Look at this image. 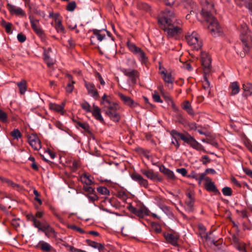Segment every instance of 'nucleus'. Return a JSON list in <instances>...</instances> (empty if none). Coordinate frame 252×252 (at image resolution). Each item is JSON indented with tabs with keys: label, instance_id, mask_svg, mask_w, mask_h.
I'll return each mask as SVG.
<instances>
[{
	"label": "nucleus",
	"instance_id": "60",
	"mask_svg": "<svg viewBox=\"0 0 252 252\" xmlns=\"http://www.w3.org/2000/svg\"><path fill=\"white\" fill-rule=\"evenodd\" d=\"M204 81L203 82V86L205 89H208L210 87V83L206 76L204 77Z\"/></svg>",
	"mask_w": 252,
	"mask_h": 252
},
{
	"label": "nucleus",
	"instance_id": "53",
	"mask_svg": "<svg viewBox=\"0 0 252 252\" xmlns=\"http://www.w3.org/2000/svg\"><path fill=\"white\" fill-rule=\"evenodd\" d=\"M131 178L138 183L142 179L143 177L140 174L137 173H134L131 176Z\"/></svg>",
	"mask_w": 252,
	"mask_h": 252
},
{
	"label": "nucleus",
	"instance_id": "18",
	"mask_svg": "<svg viewBox=\"0 0 252 252\" xmlns=\"http://www.w3.org/2000/svg\"><path fill=\"white\" fill-rule=\"evenodd\" d=\"M100 110V109L98 106L94 105L93 110L91 112L95 119L99 121L101 123H104V121L101 115Z\"/></svg>",
	"mask_w": 252,
	"mask_h": 252
},
{
	"label": "nucleus",
	"instance_id": "35",
	"mask_svg": "<svg viewBox=\"0 0 252 252\" xmlns=\"http://www.w3.org/2000/svg\"><path fill=\"white\" fill-rule=\"evenodd\" d=\"M64 104H63V106L61 105L57 104L55 103L50 104V108L52 110H54L56 112H62L63 109Z\"/></svg>",
	"mask_w": 252,
	"mask_h": 252
},
{
	"label": "nucleus",
	"instance_id": "32",
	"mask_svg": "<svg viewBox=\"0 0 252 252\" xmlns=\"http://www.w3.org/2000/svg\"><path fill=\"white\" fill-rule=\"evenodd\" d=\"M133 213L138 217H143L148 215V211L145 208H140L138 209H135Z\"/></svg>",
	"mask_w": 252,
	"mask_h": 252
},
{
	"label": "nucleus",
	"instance_id": "14",
	"mask_svg": "<svg viewBox=\"0 0 252 252\" xmlns=\"http://www.w3.org/2000/svg\"><path fill=\"white\" fill-rule=\"evenodd\" d=\"M41 231L44 232L45 235L48 237L56 235V232L54 228L46 222L43 223V227L41 228Z\"/></svg>",
	"mask_w": 252,
	"mask_h": 252
},
{
	"label": "nucleus",
	"instance_id": "8",
	"mask_svg": "<svg viewBox=\"0 0 252 252\" xmlns=\"http://www.w3.org/2000/svg\"><path fill=\"white\" fill-rule=\"evenodd\" d=\"M121 71L125 76L129 78L131 84H135L136 83L137 78L139 76V72L137 70L121 68Z\"/></svg>",
	"mask_w": 252,
	"mask_h": 252
},
{
	"label": "nucleus",
	"instance_id": "21",
	"mask_svg": "<svg viewBox=\"0 0 252 252\" xmlns=\"http://www.w3.org/2000/svg\"><path fill=\"white\" fill-rule=\"evenodd\" d=\"M55 22L56 25L55 28L58 32L64 33V28L62 24L61 20L58 18V14H56L55 16Z\"/></svg>",
	"mask_w": 252,
	"mask_h": 252
},
{
	"label": "nucleus",
	"instance_id": "46",
	"mask_svg": "<svg viewBox=\"0 0 252 252\" xmlns=\"http://www.w3.org/2000/svg\"><path fill=\"white\" fill-rule=\"evenodd\" d=\"M81 106L83 109L86 111L87 112H91V105L87 102H84L81 104Z\"/></svg>",
	"mask_w": 252,
	"mask_h": 252
},
{
	"label": "nucleus",
	"instance_id": "6",
	"mask_svg": "<svg viewBox=\"0 0 252 252\" xmlns=\"http://www.w3.org/2000/svg\"><path fill=\"white\" fill-rule=\"evenodd\" d=\"M127 45L130 51L137 56L142 63H145L147 61L148 58L141 48L137 47L135 44L130 41L127 42Z\"/></svg>",
	"mask_w": 252,
	"mask_h": 252
},
{
	"label": "nucleus",
	"instance_id": "40",
	"mask_svg": "<svg viewBox=\"0 0 252 252\" xmlns=\"http://www.w3.org/2000/svg\"><path fill=\"white\" fill-rule=\"evenodd\" d=\"M28 142H40L36 134L32 133L28 136Z\"/></svg>",
	"mask_w": 252,
	"mask_h": 252
},
{
	"label": "nucleus",
	"instance_id": "61",
	"mask_svg": "<svg viewBox=\"0 0 252 252\" xmlns=\"http://www.w3.org/2000/svg\"><path fill=\"white\" fill-rule=\"evenodd\" d=\"M138 183L141 186L144 187L145 188H147L148 187V182L147 180L143 178Z\"/></svg>",
	"mask_w": 252,
	"mask_h": 252
},
{
	"label": "nucleus",
	"instance_id": "25",
	"mask_svg": "<svg viewBox=\"0 0 252 252\" xmlns=\"http://www.w3.org/2000/svg\"><path fill=\"white\" fill-rule=\"evenodd\" d=\"M182 108L183 109L186 111L189 114L191 115H193L194 114L191 104L189 101L186 100L184 101L182 104Z\"/></svg>",
	"mask_w": 252,
	"mask_h": 252
},
{
	"label": "nucleus",
	"instance_id": "47",
	"mask_svg": "<svg viewBox=\"0 0 252 252\" xmlns=\"http://www.w3.org/2000/svg\"><path fill=\"white\" fill-rule=\"evenodd\" d=\"M222 192L225 196H230L232 194V189L229 187H224L222 189Z\"/></svg>",
	"mask_w": 252,
	"mask_h": 252
},
{
	"label": "nucleus",
	"instance_id": "26",
	"mask_svg": "<svg viewBox=\"0 0 252 252\" xmlns=\"http://www.w3.org/2000/svg\"><path fill=\"white\" fill-rule=\"evenodd\" d=\"M243 89L244 92V95L248 96L252 94V84L247 83L243 85Z\"/></svg>",
	"mask_w": 252,
	"mask_h": 252
},
{
	"label": "nucleus",
	"instance_id": "28",
	"mask_svg": "<svg viewBox=\"0 0 252 252\" xmlns=\"http://www.w3.org/2000/svg\"><path fill=\"white\" fill-rule=\"evenodd\" d=\"M27 82L25 80H22L17 83V85L19 89L20 93L22 94H25L27 91Z\"/></svg>",
	"mask_w": 252,
	"mask_h": 252
},
{
	"label": "nucleus",
	"instance_id": "55",
	"mask_svg": "<svg viewBox=\"0 0 252 252\" xmlns=\"http://www.w3.org/2000/svg\"><path fill=\"white\" fill-rule=\"evenodd\" d=\"M31 147L35 150H38L41 149V143H29Z\"/></svg>",
	"mask_w": 252,
	"mask_h": 252
},
{
	"label": "nucleus",
	"instance_id": "34",
	"mask_svg": "<svg viewBox=\"0 0 252 252\" xmlns=\"http://www.w3.org/2000/svg\"><path fill=\"white\" fill-rule=\"evenodd\" d=\"M50 51H51V49L48 48V50L46 51H45L44 53V59L49 66L53 64V63L51 60L50 57L49 55V53Z\"/></svg>",
	"mask_w": 252,
	"mask_h": 252
},
{
	"label": "nucleus",
	"instance_id": "24",
	"mask_svg": "<svg viewBox=\"0 0 252 252\" xmlns=\"http://www.w3.org/2000/svg\"><path fill=\"white\" fill-rule=\"evenodd\" d=\"M229 88L231 90L230 94L232 95L237 94L240 91V87L237 82L231 83L229 86Z\"/></svg>",
	"mask_w": 252,
	"mask_h": 252
},
{
	"label": "nucleus",
	"instance_id": "11",
	"mask_svg": "<svg viewBox=\"0 0 252 252\" xmlns=\"http://www.w3.org/2000/svg\"><path fill=\"white\" fill-rule=\"evenodd\" d=\"M166 241L173 246H178L179 235L178 234L167 233L164 235Z\"/></svg>",
	"mask_w": 252,
	"mask_h": 252
},
{
	"label": "nucleus",
	"instance_id": "1",
	"mask_svg": "<svg viewBox=\"0 0 252 252\" xmlns=\"http://www.w3.org/2000/svg\"><path fill=\"white\" fill-rule=\"evenodd\" d=\"M202 6L200 14L209 24L208 28L212 34L220 32V27L214 16L216 11L214 8L213 0H200Z\"/></svg>",
	"mask_w": 252,
	"mask_h": 252
},
{
	"label": "nucleus",
	"instance_id": "36",
	"mask_svg": "<svg viewBox=\"0 0 252 252\" xmlns=\"http://www.w3.org/2000/svg\"><path fill=\"white\" fill-rule=\"evenodd\" d=\"M1 26L4 28L6 32L8 33H11L12 24L7 23L5 21L2 20L1 23Z\"/></svg>",
	"mask_w": 252,
	"mask_h": 252
},
{
	"label": "nucleus",
	"instance_id": "43",
	"mask_svg": "<svg viewBox=\"0 0 252 252\" xmlns=\"http://www.w3.org/2000/svg\"><path fill=\"white\" fill-rule=\"evenodd\" d=\"M76 7L75 1H73L69 2L66 5V9L68 11H73Z\"/></svg>",
	"mask_w": 252,
	"mask_h": 252
},
{
	"label": "nucleus",
	"instance_id": "3",
	"mask_svg": "<svg viewBox=\"0 0 252 252\" xmlns=\"http://www.w3.org/2000/svg\"><path fill=\"white\" fill-rule=\"evenodd\" d=\"M240 37L242 42L243 51L237 50V53L243 58L245 56L246 54L249 53L252 46V36L247 25L245 24L242 26Z\"/></svg>",
	"mask_w": 252,
	"mask_h": 252
},
{
	"label": "nucleus",
	"instance_id": "23",
	"mask_svg": "<svg viewBox=\"0 0 252 252\" xmlns=\"http://www.w3.org/2000/svg\"><path fill=\"white\" fill-rule=\"evenodd\" d=\"M160 73L162 75V78L165 83L171 84H173L174 79L170 73H167L164 70H162L160 72Z\"/></svg>",
	"mask_w": 252,
	"mask_h": 252
},
{
	"label": "nucleus",
	"instance_id": "51",
	"mask_svg": "<svg viewBox=\"0 0 252 252\" xmlns=\"http://www.w3.org/2000/svg\"><path fill=\"white\" fill-rule=\"evenodd\" d=\"M86 196L88 198L89 201L91 202H94L95 201L97 200L98 198L95 193H93V194H87Z\"/></svg>",
	"mask_w": 252,
	"mask_h": 252
},
{
	"label": "nucleus",
	"instance_id": "41",
	"mask_svg": "<svg viewBox=\"0 0 252 252\" xmlns=\"http://www.w3.org/2000/svg\"><path fill=\"white\" fill-rule=\"evenodd\" d=\"M0 180L1 182L6 183L9 186H11L12 187H15L16 186H17V184L14 183L12 181L8 179L4 178L2 177H0Z\"/></svg>",
	"mask_w": 252,
	"mask_h": 252
},
{
	"label": "nucleus",
	"instance_id": "59",
	"mask_svg": "<svg viewBox=\"0 0 252 252\" xmlns=\"http://www.w3.org/2000/svg\"><path fill=\"white\" fill-rule=\"evenodd\" d=\"M206 173H201L198 175V177L197 178H196V180L198 181V184L200 185L201 184L202 181L204 180L205 181V179L207 178V177H205Z\"/></svg>",
	"mask_w": 252,
	"mask_h": 252
},
{
	"label": "nucleus",
	"instance_id": "29",
	"mask_svg": "<svg viewBox=\"0 0 252 252\" xmlns=\"http://www.w3.org/2000/svg\"><path fill=\"white\" fill-rule=\"evenodd\" d=\"M38 245L40 246V249L43 251L49 252L52 249V247L49 244L43 241H40Z\"/></svg>",
	"mask_w": 252,
	"mask_h": 252
},
{
	"label": "nucleus",
	"instance_id": "54",
	"mask_svg": "<svg viewBox=\"0 0 252 252\" xmlns=\"http://www.w3.org/2000/svg\"><path fill=\"white\" fill-rule=\"evenodd\" d=\"M236 248L241 251H246V247H245V244L243 243H237L236 244Z\"/></svg>",
	"mask_w": 252,
	"mask_h": 252
},
{
	"label": "nucleus",
	"instance_id": "19",
	"mask_svg": "<svg viewBox=\"0 0 252 252\" xmlns=\"http://www.w3.org/2000/svg\"><path fill=\"white\" fill-rule=\"evenodd\" d=\"M81 182L86 185H91L94 184V178L87 173L82 174L80 177Z\"/></svg>",
	"mask_w": 252,
	"mask_h": 252
},
{
	"label": "nucleus",
	"instance_id": "37",
	"mask_svg": "<svg viewBox=\"0 0 252 252\" xmlns=\"http://www.w3.org/2000/svg\"><path fill=\"white\" fill-rule=\"evenodd\" d=\"M102 101L101 102V104L104 105V107L113 102L111 100L110 97L108 96L106 94H104L102 97Z\"/></svg>",
	"mask_w": 252,
	"mask_h": 252
},
{
	"label": "nucleus",
	"instance_id": "7",
	"mask_svg": "<svg viewBox=\"0 0 252 252\" xmlns=\"http://www.w3.org/2000/svg\"><path fill=\"white\" fill-rule=\"evenodd\" d=\"M170 134L176 142L180 140H182L184 142H196L192 137L187 132L180 133L176 130H172Z\"/></svg>",
	"mask_w": 252,
	"mask_h": 252
},
{
	"label": "nucleus",
	"instance_id": "15",
	"mask_svg": "<svg viewBox=\"0 0 252 252\" xmlns=\"http://www.w3.org/2000/svg\"><path fill=\"white\" fill-rule=\"evenodd\" d=\"M100 31L98 30H93V35L91 36L90 40L91 42L93 44L95 43V39H97L99 41H101L105 37V34H102L100 33Z\"/></svg>",
	"mask_w": 252,
	"mask_h": 252
},
{
	"label": "nucleus",
	"instance_id": "45",
	"mask_svg": "<svg viewBox=\"0 0 252 252\" xmlns=\"http://www.w3.org/2000/svg\"><path fill=\"white\" fill-rule=\"evenodd\" d=\"M90 185H86L83 187V189L85 192L88 193V194H93V193H95V191L94 188L90 186Z\"/></svg>",
	"mask_w": 252,
	"mask_h": 252
},
{
	"label": "nucleus",
	"instance_id": "57",
	"mask_svg": "<svg viewBox=\"0 0 252 252\" xmlns=\"http://www.w3.org/2000/svg\"><path fill=\"white\" fill-rule=\"evenodd\" d=\"M32 222L33 225L35 227L37 228L39 230L41 231V228L43 227V224H41L40 222L37 220L36 219H35Z\"/></svg>",
	"mask_w": 252,
	"mask_h": 252
},
{
	"label": "nucleus",
	"instance_id": "38",
	"mask_svg": "<svg viewBox=\"0 0 252 252\" xmlns=\"http://www.w3.org/2000/svg\"><path fill=\"white\" fill-rule=\"evenodd\" d=\"M97 191L101 194L108 195H109V191L107 188L105 187H99L97 188Z\"/></svg>",
	"mask_w": 252,
	"mask_h": 252
},
{
	"label": "nucleus",
	"instance_id": "64",
	"mask_svg": "<svg viewBox=\"0 0 252 252\" xmlns=\"http://www.w3.org/2000/svg\"><path fill=\"white\" fill-rule=\"evenodd\" d=\"M45 153L48 154L50 156L51 159L55 158L56 156L55 153L49 149L46 150Z\"/></svg>",
	"mask_w": 252,
	"mask_h": 252
},
{
	"label": "nucleus",
	"instance_id": "9",
	"mask_svg": "<svg viewBox=\"0 0 252 252\" xmlns=\"http://www.w3.org/2000/svg\"><path fill=\"white\" fill-rule=\"evenodd\" d=\"M201 60L204 67V72L205 74L208 73L210 70L211 59L209 55L206 52H201Z\"/></svg>",
	"mask_w": 252,
	"mask_h": 252
},
{
	"label": "nucleus",
	"instance_id": "56",
	"mask_svg": "<svg viewBox=\"0 0 252 252\" xmlns=\"http://www.w3.org/2000/svg\"><path fill=\"white\" fill-rule=\"evenodd\" d=\"M33 192L34 195H35L34 199H35L36 201H37L39 203V204L40 205H41V204H42V201H41V199L39 198V195H40L39 193V192H38V191L36 189H34L33 190Z\"/></svg>",
	"mask_w": 252,
	"mask_h": 252
},
{
	"label": "nucleus",
	"instance_id": "31",
	"mask_svg": "<svg viewBox=\"0 0 252 252\" xmlns=\"http://www.w3.org/2000/svg\"><path fill=\"white\" fill-rule=\"evenodd\" d=\"M160 91L162 94V96L165 98V100L168 102H171L173 108L175 107V104L173 101V100L169 94L166 93H165L163 88H161L160 89Z\"/></svg>",
	"mask_w": 252,
	"mask_h": 252
},
{
	"label": "nucleus",
	"instance_id": "17",
	"mask_svg": "<svg viewBox=\"0 0 252 252\" xmlns=\"http://www.w3.org/2000/svg\"><path fill=\"white\" fill-rule=\"evenodd\" d=\"M205 182V188L207 190L215 192L218 191L217 189L210 178L207 177Z\"/></svg>",
	"mask_w": 252,
	"mask_h": 252
},
{
	"label": "nucleus",
	"instance_id": "2",
	"mask_svg": "<svg viewBox=\"0 0 252 252\" xmlns=\"http://www.w3.org/2000/svg\"><path fill=\"white\" fill-rule=\"evenodd\" d=\"M175 18L172 9L166 8L162 11L158 18V23L160 28L166 32L168 37H176L181 32V29L173 26V20Z\"/></svg>",
	"mask_w": 252,
	"mask_h": 252
},
{
	"label": "nucleus",
	"instance_id": "39",
	"mask_svg": "<svg viewBox=\"0 0 252 252\" xmlns=\"http://www.w3.org/2000/svg\"><path fill=\"white\" fill-rule=\"evenodd\" d=\"M11 135L13 137L14 139L18 140L19 138H21L22 134L18 129H14L11 132Z\"/></svg>",
	"mask_w": 252,
	"mask_h": 252
},
{
	"label": "nucleus",
	"instance_id": "49",
	"mask_svg": "<svg viewBox=\"0 0 252 252\" xmlns=\"http://www.w3.org/2000/svg\"><path fill=\"white\" fill-rule=\"evenodd\" d=\"M34 32L36 34L38 35L42 40L45 39V34L44 31L41 28L36 29V30L34 31Z\"/></svg>",
	"mask_w": 252,
	"mask_h": 252
},
{
	"label": "nucleus",
	"instance_id": "44",
	"mask_svg": "<svg viewBox=\"0 0 252 252\" xmlns=\"http://www.w3.org/2000/svg\"><path fill=\"white\" fill-rule=\"evenodd\" d=\"M30 22L31 24L32 28L34 31L36 30V29L40 28L39 27V21L38 20L31 19Z\"/></svg>",
	"mask_w": 252,
	"mask_h": 252
},
{
	"label": "nucleus",
	"instance_id": "10",
	"mask_svg": "<svg viewBox=\"0 0 252 252\" xmlns=\"http://www.w3.org/2000/svg\"><path fill=\"white\" fill-rule=\"evenodd\" d=\"M184 6L188 11L190 12V14L193 13H197L199 9L196 4L192 0H186L183 2Z\"/></svg>",
	"mask_w": 252,
	"mask_h": 252
},
{
	"label": "nucleus",
	"instance_id": "12",
	"mask_svg": "<svg viewBox=\"0 0 252 252\" xmlns=\"http://www.w3.org/2000/svg\"><path fill=\"white\" fill-rule=\"evenodd\" d=\"M85 86L89 94L95 98H97L98 97V92L95 89V86L94 84L85 81Z\"/></svg>",
	"mask_w": 252,
	"mask_h": 252
},
{
	"label": "nucleus",
	"instance_id": "13",
	"mask_svg": "<svg viewBox=\"0 0 252 252\" xmlns=\"http://www.w3.org/2000/svg\"><path fill=\"white\" fill-rule=\"evenodd\" d=\"M118 95L125 105L130 107H135L138 105V103L135 102L130 97L125 95L121 93H119Z\"/></svg>",
	"mask_w": 252,
	"mask_h": 252
},
{
	"label": "nucleus",
	"instance_id": "16",
	"mask_svg": "<svg viewBox=\"0 0 252 252\" xmlns=\"http://www.w3.org/2000/svg\"><path fill=\"white\" fill-rule=\"evenodd\" d=\"M7 7L9 12L12 14H15L16 15H25V12L21 8L17 7L9 3L7 4Z\"/></svg>",
	"mask_w": 252,
	"mask_h": 252
},
{
	"label": "nucleus",
	"instance_id": "4",
	"mask_svg": "<svg viewBox=\"0 0 252 252\" xmlns=\"http://www.w3.org/2000/svg\"><path fill=\"white\" fill-rule=\"evenodd\" d=\"M105 114L113 122H119L121 119V116L118 112L119 109V105L114 102L104 107Z\"/></svg>",
	"mask_w": 252,
	"mask_h": 252
},
{
	"label": "nucleus",
	"instance_id": "58",
	"mask_svg": "<svg viewBox=\"0 0 252 252\" xmlns=\"http://www.w3.org/2000/svg\"><path fill=\"white\" fill-rule=\"evenodd\" d=\"M193 201V200H189V201H186L187 205V210L189 212H191L192 211Z\"/></svg>",
	"mask_w": 252,
	"mask_h": 252
},
{
	"label": "nucleus",
	"instance_id": "50",
	"mask_svg": "<svg viewBox=\"0 0 252 252\" xmlns=\"http://www.w3.org/2000/svg\"><path fill=\"white\" fill-rule=\"evenodd\" d=\"M77 125L78 126L82 128L85 130H88L89 129V126L86 123H82L81 122H76Z\"/></svg>",
	"mask_w": 252,
	"mask_h": 252
},
{
	"label": "nucleus",
	"instance_id": "63",
	"mask_svg": "<svg viewBox=\"0 0 252 252\" xmlns=\"http://www.w3.org/2000/svg\"><path fill=\"white\" fill-rule=\"evenodd\" d=\"M177 172L182 175L183 176H185L187 174V170L184 168L177 169Z\"/></svg>",
	"mask_w": 252,
	"mask_h": 252
},
{
	"label": "nucleus",
	"instance_id": "27",
	"mask_svg": "<svg viewBox=\"0 0 252 252\" xmlns=\"http://www.w3.org/2000/svg\"><path fill=\"white\" fill-rule=\"evenodd\" d=\"M90 151L92 153H98L100 151L101 148L99 143H89L88 145Z\"/></svg>",
	"mask_w": 252,
	"mask_h": 252
},
{
	"label": "nucleus",
	"instance_id": "33",
	"mask_svg": "<svg viewBox=\"0 0 252 252\" xmlns=\"http://www.w3.org/2000/svg\"><path fill=\"white\" fill-rule=\"evenodd\" d=\"M86 242H87V244L95 249H98V250H100L103 248V246L99 243H97L94 241H91L90 240L87 239L86 240Z\"/></svg>",
	"mask_w": 252,
	"mask_h": 252
},
{
	"label": "nucleus",
	"instance_id": "42",
	"mask_svg": "<svg viewBox=\"0 0 252 252\" xmlns=\"http://www.w3.org/2000/svg\"><path fill=\"white\" fill-rule=\"evenodd\" d=\"M190 147L198 151L203 150V148L199 143H187Z\"/></svg>",
	"mask_w": 252,
	"mask_h": 252
},
{
	"label": "nucleus",
	"instance_id": "48",
	"mask_svg": "<svg viewBox=\"0 0 252 252\" xmlns=\"http://www.w3.org/2000/svg\"><path fill=\"white\" fill-rule=\"evenodd\" d=\"M7 120V115L3 110L0 109V121L5 122Z\"/></svg>",
	"mask_w": 252,
	"mask_h": 252
},
{
	"label": "nucleus",
	"instance_id": "22",
	"mask_svg": "<svg viewBox=\"0 0 252 252\" xmlns=\"http://www.w3.org/2000/svg\"><path fill=\"white\" fill-rule=\"evenodd\" d=\"M160 171L166 175L168 178L170 180H174L175 179V175L173 172L168 168H166L164 166L159 167Z\"/></svg>",
	"mask_w": 252,
	"mask_h": 252
},
{
	"label": "nucleus",
	"instance_id": "30",
	"mask_svg": "<svg viewBox=\"0 0 252 252\" xmlns=\"http://www.w3.org/2000/svg\"><path fill=\"white\" fill-rule=\"evenodd\" d=\"M67 76L69 79V82L67 84L65 89L67 93H70L74 89L73 84L75 83V82L72 80V76L71 75L67 74Z\"/></svg>",
	"mask_w": 252,
	"mask_h": 252
},
{
	"label": "nucleus",
	"instance_id": "62",
	"mask_svg": "<svg viewBox=\"0 0 252 252\" xmlns=\"http://www.w3.org/2000/svg\"><path fill=\"white\" fill-rule=\"evenodd\" d=\"M17 39L19 42H23L26 40V37L24 34L22 33H19L17 35Z\"/></svg>",
	"mask_w": 252,
	"mask_h": 252
},
{
	"label": "nucleus",
	"instance_id": "20",
	"mask_svg": "<svg viewBox=\"0 0 252 252\" xmlns=\"http://www.w3.org/2000/svg\"><path fill=\"white\" fill-rule=\"evenodd\" d=\"M142 173L145 175L148 178L152 180H160L158 178V174L154 172L153 170H142Z\"/></svg>",
	"mask_w": 252,
	"mask_h": 252
},
{
	"label": "nucleus",
	"instance_id": "52",
	"mask_svg": "<svg viewBox=\"0 0 252 252\" xmlns=\"http://www.w3.org/2000/svg\"><path fill=\"white\" fill-rule=\"evenodd\" d=\"M153 98L155 102L162 103V100L161 99L159 95L157 92H155L153 94Z\"/></svg>",
	"mask_w": 252,
	"mask_h": 252
},
{
	"label": "nucleus",
	"instance_id": "5",
	"mask_svg": "<svg viewBox=\"0 0 252 252\" xmlns=\"http://www.w3.org/2000/svg\"><path fill=\"white\" fill-rule=\"evenodd\" d=\"M186 39L188 44L193 49L196 51L201 49L202 43L201 40H199V35L195 32H193L191 33H188L186 35Z\"/></svg>",
	"mask_w": 252,
	"mask_h": 252
}]
</instances>
